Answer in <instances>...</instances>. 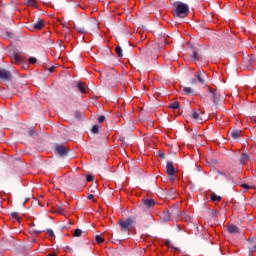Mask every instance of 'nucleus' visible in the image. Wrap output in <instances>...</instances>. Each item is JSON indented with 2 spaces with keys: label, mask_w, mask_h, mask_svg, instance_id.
I'll list each match as a JSON object with an SVG mask.
<instances>
[{
  "label": "nucleus",
  "mask_w": 256,
  "mask_h": 256,
  "mask_svg": "<svg viewBox=\"0 0 256 256\" xmlns=\"http://www.w3.org/2000/svg\"><path fill=\"white\" fill-rule=\"evenodd\" d=\"M172 13L178 19H185L189 15V5L183 2H175L172 5Z\"/></svg>",
  "instance_id": "nucleus-1"
},
{
  "label": "nucleus",
  "mask_w": 256,
  "mask_h": 256,
  "mask_svg": "<svg viewBox=\"0 0 256 256\" xmlns=\"http://www.w3.org/2000/svg\"><path fill=\"white\" fill-rule=\"evenodd\" d=\"M136 224H137L136 217H129V218L118 221V225H120V231L122 233H129V231H131V227H133V225H136Z\"/></svg>",
  "instance_id": "nucleus-2"
},
{
  "label": "nucleus",
  "mask_w": 256,
  "mask_h": 256,
  "mask_svg": "<svg viewBox=\"0 0 256 256\" xmlns=\"http://www.w3.org/2000/svg\"><path fill=\"white\" fill-rule=\"evenodd\" d=\"M89 27H91V23L83 20H80L74 23V29L81 35H85V33H87V28Z\"/></svg>",
  "instance_id": "nucleus-3"
},
{
  "label": "nucleus",
  "mask_w": 256,
  "mask_h": 256,
  "mask_svg": "<svg viewBox=\"0 0 256 256\" xmlns=\"http://www.w3.org/2000/svg\"><path fill=\"white\" fill-rule=\"evenodd\" d=\"M103 77L105 81L109 83V85H113V83H117L119 74H117V72L114 69H112L108 72H104Z\"/></svg>",
  "instance_id": "nucleus-4"
},
{
  "label": "nucleus",
  "mask_w": 256,
  "mask_h": 256,
  "mask_svg": "<svg viewBox=\"0 0 256 256\" xmlns=\"http://www.w3.org/2000/svg\"><path fill=\"white\" fill-rule=\"evenodd\" d=\"M194 77H196L198 83H201V85H205L207 81H209V76L207 75V72L203 70H199L194 74Z\"/></svg>",
  "instance_id": "nucleus-5"
},
{
  "label": "nucleus",
  "mask_w": 256,
  "mask_h": 256,
  "mask_svg": "<svg viewBox=\"0 0 256 256\" xmlns=\"http://www.w3.org/2000/svg\"><path fill=\"white\" fill-rule=\"evenodd\" d=\"M55 155L57 157H67V155H69V149L64 145L58 144L55 147Z\"/></svg>",
  "instance_id": "nucleus-6"
},
{
  "label": "nucleus",
  "mask_w": 256,
  "mask_h": 256,
  "mask_svg": "<svg viewBox=\"0 0 256 256\" xmlns=\"http://www.w3.org/2000/svg\"><path fill=\"white\" fill-rule=\"evenodd\" d=\"M210 99H213V103L215 107H219V102L221 101V94L217 89H214V91L209 95Z\"/></svg>",
  "instance_id": "nucleus-7"
},
{
  "label": "nucleus",
  "mask_w": 256,
  "mask_h": 256,
  "mask_svg": "<svg viewBox=\"0 0 256 256\" xmlns=\"http://www.w3.org/2000/svg\"><path fill=\"white\" fill-rule=\"evenodd\" d=\"M0 79L2 81H11L13 79V75L9 72V70L0 68Z\"/></svg>",
  "instance_id": "nucleus-8"
},
{
  "label": "nucleus",
  "mask_w": 256,
  "mask_h": 256,
  "mask_svg": "<svg viewBox=\"0 0 256 256\" xmlns=\"http://www.w3.org/2000/svg\"><path fill=\"white\" fill-rule=\"evenodd\" d=\"M166 172H167V175L171 177V180L175 181V167L173 166V162H167Z\"/></svg>",
  "instance_id": "nucleus-9"
},
{
  "label": "nucleus",
  "mask_w": 256,
  "mask_h": 256,
  "mask_svg": "<svg viewBox=\"0 0 256 256\" xmlns=\"http://www.w3.org/2000/svg\"><path fill=\"white\" fill-rule=\"evenodd\" d=\"M212 171L214 173H217V175H220V177H224L225 179H229L231 177V173L229 172V168H226L224 170L213 168Z\"/></svg>",
  "instance_id": "nucleus-10"
},
{
  "label": "nucleus",
  "mask_w": 256,
  "mask_h": 256,
  "mask_svg": "<svg viewBox=\"0 0 256 256\" xmlns=\"http://www.w3.org/2000/svg\"><path fill=\"white\" fill-rule=\"evenodd\" d=\"M43 27H45V21L43 20H38L33 25V29H36V31H41Z\"/></svg>",
  "instance_id": "nucleus-11"
},
{
  "label": "nucleus",
  "mask_w": 256,
  "mask_h": 256,
  "mask_svg": "<svg viewBox=\"0 0 256 256\" xmlns=\"http://www.w3.org/2000/svg\"><path fill=\"white\" fill-rule=\"evenodd\" d=\"M143 205L146 209H151V207L155 206V200L153 199H146L143 202Z\"/></svg>",
  "instance_id": "nucleus-12"
},
{
  "label": "nucleus",
  "mask_w": 256,
  "mask_h": 256,
  "mask_svg": "<svg viewBox=\"0 0 256 256\" xmlns=\"http://www.w3.org/2000/svg\"><path fill=\"white\" fill-rule=\"evenodd\" d=\"M190 117H192V119H194V121H197L198 123H201L203 121V119H201V114H199V112L197 111L192 112Z\"/></svg>",
  "instance_id": "nucleus-13"
},
{
  "label": "nucleus",
  "mask_w": 256,
  "mask_h": 256,
  "mask_svg": "<svg viewBox=\"0 0 256 256\" xmlns=\"http://www.w3.org/2000/svg\"><path fill=\"white\" fill-rule=\"evenodd\" d=\"M77 88L79 89L80 93H83L84 95L87 93V85L83 82H79L77 84Z\"/></svg>",
  "instance_id": "nucleus-14"
},
{
  "label": "nucleus",
  "mask_w": 256,
  "mask_h": 256,
  "mask_svg": "<svg viewBox=\"0 0 256 256\" xmlns=\"http://www.w3.org/2000/svg\"><path fill=\"white\" fill-rule=\"evenodd\" d=\"M230 137L233 139H239L241 137V130H232L230 132Z\"/></svg>",
  "instance_id": "nucleus-15"
},
{
  "label": "nucleus",
  "mask_w": 256,
  "mask_h": 256,
  "mask_svg": "<svg viewBox=\"0 0 256 256\" xmlns=\"http://www.w3.org/2000/svg\"><path fill=\"white\" fill-rule=\"evenodd\" d=\"M249 160V154L247 153H242L240 157V163L241 165H245L247 161Z\"/></svg>",
  "instance_id": "nucleus-16"
},
{
  "label": "nucleus",
  "mask_w": 256,
  "mask_h": 256,
  "mask_svg": "<svg viewBox=\"0 0 256 256\" xmlns=\"http://www.w3.org/2000/svg\"><path fill=\"white\" fill-rule=\"evenodd\" d=\"M228 231L229 233H239V227H237V225L230 224L228 226Z\"/></svg>",
  "instance_id": "nucleus-17"
},
{
  "label": "nucleus",
  "mask_w": 256,
  "mask_h": 256,
  "mask_svg": "<svg viewBox=\"0 0 256 256\" xmlns=\"http://www.w3.org/2000/svg\"><path fill=\"white\" fill-rule=\"evenodd\" d=\"M182 91L185 93V95H193L195 93V90H193L191 87H183Z\"/></svg>",
  "instance_id": "nucleus-18"
},
{
  "label": "nucleus",
  "mask_w": 256,
  "mask_h": 256,
  "mask_svg": "<svg viewBox=\"0 0 256 256\" xmlns=\"http://www.w3.org/2000/svg\"><path fill=\"white\" fill-rule=\"evenodd\" d=\"M192 57L195 59V61H199V51L197 48L192 47Z\"/></svg>",
  "instance_id": "nucleus-19"
},
{
  "label": "nucleus",
  "mask_w": 256,
  "mask_h": 256,
  "mask_svg": "<svg viewBox=\"0 0 256 256\" xmlns=\"http://www.w3.org/2000/svg\"><path fill=\"white\" fill-rule=\"evenodd\" d=\"M30 233H32L33 235H41V233H43V230H37V228H35V225L30 227Z\"/></svg>",
  "instance_id": "nucleus-20"
},
{
  "label": "nucleus",
  "mask_w": 256,
  "mask_h": 256,
  "mask_svg": "<svg viewBox=\"0 0 256 256\" xmlns=\"http://www.w3.org/2000/svg\"><path fill=\"white\" fill-rule=\"evenodd\" d=\"M55 213H58L59 215H63V213H65V208H63V206H56L55 207Z\"/></svg>",
  "instance_id": "nucleus-21"
},
{
  "label": "nucleus",
  "mask_w": 256,
  "mask_h": 256,
  "mask_svg": "<svg viewBox=\"0 0 256 256\" xmlns=\"http://www.w3.org/2000/svg\"><path fill=\"white\" fill-rule=\"evenodd\" d=\"M11 217H12V219H14L15 221H18V223H21V217H19V213H18V212H12V213H11Z\"/></svg>",
  "instance_id": "nucleus-22"
},
{
  "label": "nucleus",
  "mask_w": 256,
  "mask_h": 256,
  "mask_svg": "<svg viewBox=\"0 0 256 256\" xmlns=\"http://www.w3.org/2000/svg\"><path fill=\"white\" fill-rule=\"evenodd\" d=\"M169 219H171V214L169 211L164 212L162 215V221H169Z\"/></svg>",
  "instance_id": "nucleus-23"
},
{
  "label": "nucleus",
  "mask_w": 256,
  "mask_h": 256,
  "mask_svg": "<svg viewBox=\"0 0 256 256\" xmlns=\"http://www.w3.org/2000/svg\"><path fill=\"white\" fill-rule=\"evenodd\" d=\"M115 51H116L117 57H123V48H121V46H117Z\"/></svg>",
  "instance_id": "nucleus-24"
},
{
  "label": "nucleus",
  "mask_w": 256,
  "mask_h": 256,
  "mask_svg": "<svg viewBox=\"0 0 256 256\" xmlns=\"http://www.w3.org/2000/svg\"><path fill=\"white\" fill-rule=\"evenodd\" d=\"M211 201L215 202V201H221V196H218L217 194H215V192H213L211 194V197H210Z\"/></svg>",
  "instance_id": "nucleus-25"
},
{
  "label": "nucleus",
  "mask_w": 256,
  "mask_h": 256,
  "mask_svg": "<svg viewBox=\"0 0 256 256\" xmlns=\"http://www.w3.org/2000/svg\"><path fill=\"white\" fill-rule=\"evenodd\" d=\"M12 59L13 61H15V63H21V61H23V59L21 58V56H19V54H14Z\"/></svg>",
  "instance_id": "nucleus-26"
},
{
  "label": "nucleus",
  "mask_w": 256,
  "mask_h": 256,
  "mask_svg": "<svg viewBox=\"0 0 256 256\" xmlns=\"http://www.w3.org/2000/svg\"><path fill=\"white\" fill-rule=\"evenodd\" d=\"M26 5H28L29 7H37V1L27 0Z\"/></svg>",
  "instance_id": "nucleus-27"
},
{
  "label": "nucleus",
  "mask_w": 256,
  "mask_h": 256,
  "mask_svg": "<svg viewBox=\"0 0 256 256\" xmlns=\"http://www.w3.org/2000/svg\"><path fill=\"white\" fill-rule=\"evenodd\" d=\"M179 107H180L179 102H173V103H171L170 106H169V108H170V109H173V110H177V109H179Z\"/></svg>",
  "instance_id": "nucleus-28"
},
{
  "label": "nucleus",
  "mask_w": 256,
  "mask_h": 256,
  "mask_svg": "<svg viewBox=\"0 0 256 256\" xmlns=\"http://www.w3.org/2000/svg\"><path fill=\"white\" fill-rule=\"evenodd\" d=\"M166 245L169 249H174V251H179V248L173 247V244L171 243V240L166 241Z\"/></svg>",
  "instance_id": "nucleus-29"
},
{
  "label": "nucleus",
  "mask_w": 256,
  "mask_h": 256,
  "mask_svg": "<svg viewBox=\"0 0 256 256\" xmlns=\"http://www.w3.org/2000/svg\"><path fill=\"white\" fill-rule=\"evenodd\" d=\"M82 234H83V231L81 229L77 228V229H75L73 236L81 237Z\"/></svg>",
  "instance_id": "nucleus-30"
},
{
  "label": "nucleus",
  "mask_w": 256,
  "mask_h": 256,
  "mask_svg": "<svg viewBox=\"0 0 256 256\" xmlns=\"http://www.w3.org/2000/svg\"><path fill=\"white\" fill-rule=\"evenodd\" d=\"M95 241H96V243H98V244L105 243V239L102 238L100 235H96Z\"/></svg>",
  "instance_id": "nucleus-31"
},
{
  "label": "nucleus",
  "mask_w": 256,
  "mask_h": 256,
  "mask_svg": "<svg viewBox=\"0 0 256 256\" xmlns=\"http://www.w3.org/2000/svg\"><path fill=\"white\" fill-rule=\"evenodd\" d=\"M74 117H75V119H78V121H79L83 117V113L80 111H76Z\"/></svg>",
  "instance_id": "nucleus-32"
},
{
  "label": "nucleus",
  "mask_w": 256,
  "mask_h": 256,
  "mask_svg": "<svg viewBox=\"0 0 256 256\" xmlns=\"http://www.w3.org/2000/svg\"><path fill=\"white\" fill-rule=\"evenodd\" d=\"M91 132L94 134L99 133V125H94L91 129Z\"/></svg>",
  "instance_id": "nucleus-33"
},
{
  "label": "nucleus",
  "mask_w": 256,
  "mask_h": 256,
  "mask_svg": "<svg viewBox=\"0 0 256 256\" xmlns=\"http://www.w3.org/2000/svg\"><path fill=\"white\" fill-rule=\"evenodd\" d=\"M28 62L31 63V65H35V63H37V58H35V57H30V58L28 59Z\"/></svg>",
  "instance_id": "nucleus-34"
},
{
  "label": "nucleus",
  "mask_w": 256,
  "mask_h": 256,
  "mask_svg": "<svg viewBox=\"0 0 256 256\" xmlns=\"http://www.w3.org/2000/svg\"><path fill=\"white\" fill-rule=\"evenodd\" d=\"M47 234L49 235V237H55V232H53L52 229H48Z\"/></svg>",
  "instance_id": "nucleus-35"
},
{
  "label": "nucleus",
  "mask_w": 256,
  "mask_h": 256,
  "mask_svg": "<svg viewBox=\"0 0 256 256\" xmlns=\"http://www.w3.org/2000/svg\"><path fill=\"white\" fill-rule=\"evenodd\" d=\"M255 251H256V249H255V247L254 246H252L251 248H249V256H252L253 255V253H255Z\"/></svg>",
  "instance_id": "nucleus-36"
},
{
  "label": "nucleus",
  "mask_w": 256,
  "mask_h": 256,
  "mask_svg": "<svg viewBox=\"0 0 256 256\" xmlns=\"http://www.w3.org/2000/svg\"><path fill=\"white\" fill-rule=\"evenodd\" d=\"M105 122V116H99L98 117V123H104Z\"/></svg>",
  "instance_id": "nucleus-37"
},
{
  "label": "nucleus",
  "mask_w": 256,
  "mask_h": 256,
  "mask_svg": "<svg viewBox=\"0 0 256 256\" xmlns=\"http://www.w3.org/2000/svg\"><path fill=\"white\" fill-rule=\"evenodd\" d=\"M242 189H251V186L249 184H241Z\"/></svg>",
  "instance_id": "nucleus-38"
},
{
  "label": "nucleus",
  "mask_w": 256,
  "mask_h": 256,
  "mask_svg": "<svg viewBox=\"0 0 256 256\" xmlns=\"http://www.w3.org/2000/svg\"><path fill=\"white\" fill-rule=\"evenodd\" d=\"M256 239L254 237H250L248 239V243H251V245H253V243H255Z\"/></svg>",
  "instance_id": "nucleus-39"
},
{
  "label": "nucleus",
  "mask_w": 256,
  "mask_h": 256,
  "mask_svg": "<svg viewBox=\"0 0 256 256\" xmlns=\"http://www.w3.org/2000/svg\"><path fill=\"white\" fill-rule=\"evenodd\" d=\"M33 135H35V130H29L28 131V136L33 137Z\"/></svg>",
  "instance_id": "nucleus-40"
},
{
  "label": "nucleus",
  "mask_w": 256,
  "mask_h": 256,
  "mask_svg": "<svg viewBox=\"0 0 256 256\" xmlns=\"http://www.w3.org/2000/svg\"><path fill=\"white\" fill-rule=\"evenodd\" d=\"M158 155L160 159H165V153L164 152H158Z\"/></svg>",
  "instance_id": "nucleus-41"
},
{
  "label": "nucleus",
  "mask_w": 256,
  "mask_h": 256,
  "mask_svg": "<svg viewBox=\"0 0 256 256\" xmlns=\"http://www.w3.org/2000/svg\"><path fill=\"white\" fill-rule=\"evenodd\" d=\"M215 91V89H212L211 87L207 88V92L209 93V95H211V93H213Z\"/></svg>",
  "instance_id": "nucleus-42"
},
{
  "label": "nucleus",
  "mask_w": 256,
  "mask_h": 256,
  "mask_svg": "<svg viewBox=\"0 0 256 256\" xmlns=\"http://www.w3.org/2000/svg\"><path fill=\"white\" fill-rule=\"evenodd\" d=\"M86 180L89 181H93V176L92 175H87L86 176Z\"/></svg>",
  "instance_id": "nucleus-43"
},
{
  "label": "nucleus",
  "mask_w": 256,
  "mask_h": 256,
  "mask_svg": "<svg viewBox=\"0 0 256 256\" xmlns=\"http://www.w3.org/2000/svg\"><path fill=\"white\" fill-rule=\"evenodd\" d=\"M190 83H191L192 85H195V84L197 83V80H195V78H191V79H190Z\"/></svg>",
  "instance_id": "nucleus-44"
},
{
  "label": "nucleus",
  "mask_w": 256,
  "mask_h": 256,
  "mask_svg": "<svg viewBox=\"0 0 256 256\" xmlns=\"http://www.w3.org/2000/svg\"><path fill=\"white\" fill-rule=\"evenodd\" d=\"M64 251L71 252V251H73V249L71 247H69V246H66V247H64Z\"/></svg>",
  "instance_id": "nucleus-45"
},
{
  "label": "nucleus",
  "mask_w": 256,
  "mask_h": 256,
  "mask_svg": "<svg viewBox=\"0 0 256 256\" xmlns=\"http://www.w3.org/2000/svg\"><path fill=\"white\" fill-rule=\"evenodd\" d=\"M53 71H55V67L52 66V67L49 68V72L53 73Z\"/></svg>",
  "instance_id": "nucleus-46"
},
{
  "label": "nucleus",
  "mask_w": 256,
  "mask_h": 256,
  "mask_svg": "<svg viewBox=\"0 0 256 256\" xmlns=\"http://www.w3.org/2000/svg\"><path fill=\"white\" fill-rule=\"evenodd\" d=\"M62 207L63 209H65V207H69V203L66 202L65 204L62 205Z\"/></svg>",
  "instance_id": "nucleus-47"
},
{
  "label": "nucleus",
  "mask_w": 256,
  "mask_h": 256,
  "mask_svg": "<svg viewBox=\"0 0 256 256\" xmlns=\"http://www.w3.org/2000/svg\"><path fill=\"white\" fill-rule=\"evenodd\" d=\"M93 197H94L93 194H90L87 196V199H93Z\"/></svg>",
  "instance_id": "nucleus-48"
},
{
  "label": "nucleus",
  "mask_w": 256,
  "mask_h": 256,
  "mask_svg": "<svg viewBox=\"0 0 256 256\" xmlns=\"http://www.w3.org/2000/svg\"><path fill=\"white\" fill-rule=\"evenodd\" d=\"M27 201H29V198H26V200L24 201L23 205H25V203H27Z\"/></svg>",
  "instance_id": "nucleus-49"
},
{
  "label": "nucleus",
  "mask_w": 256,
  "mask_h": 256,
  "mask_svg": "<svg viewBox=\"0 0 256 256\" xmlns=\"http://www.w3.org/2000/svg\"><path fill=\"white\" fill-rule=\"evenodd\" d=\"M47 256H56L55 254H48Z\"/></svg>",
  "instance_id": "nucleus-50"
}]
</instances>
